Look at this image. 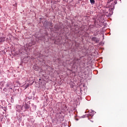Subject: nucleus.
Instances as JSON below:
<instances>
[{"mask_svg":"<svg viewBox=\"0 0 127 127\" xmlns=\"http://www.w3.org/2000/svg\"><path fill=\"white\" fill-rule=\"evenodd\" d=\"M6 87H9V85L8 84H7L6 85Z\"/></svg>","mask_w":127,"mask_h":127,"instance_id":"nucleus-14","label":"nucleus"},{"mask_svg":"<svg viewBox=\"0 0 127 127\" xmlns=\"http://www.w3.org/2000/svg\"><path fill=\"white\" fill-rule=\"evenodd\" d=\"M18 108H19L20 109H21V106H19V105H18V106H16V109H18Z\"/></svg>","mask_w":127,"mask_h":127,"instance_id":"nucleus-9","label":"nucleus"},{"mask_svg":"<svg viewBox=\"0 0 127 127\" xmlns=\"http://www.w3.org/2000/svg\"><path fill=\"white\" fill-rule=\"evenodd\" d=\"M96 114V112L92 111V113H90L88 114V116H90V117H93V116H94V115H95Z\"/></svg>","mask_w":127,"mask_h":127,"instance_id":"nucleus-3","label":"nucleus"},{"mask_svg":"<svg viewBox=\"0 0 127 127\" xmlns=\"http://www.w3.org/2000/svg\"><path fill=\"white\" fill-rule=\"evenodd\" d=\"M91 26H92V27H94V26H95V25H90Z\"/></svg>","mask_w":127,"mask_h":127,"instance_id":"nucleus-11","label":"nucleus"},{"mask_svg":"<svg viewBox=\"0 0 127 127\" xmlns=\"http://www.w3.org/2000/svg\"><path fill=\"white\" fill-rule=\"evenodd\" d=\"M2 84V86H3V82H1V84Z\"/></svg>","mask_w":127,"mask_h":127,"instance_id":"nucleus-13","label":"nucleus"},{"mask_svg":"<svg viewBox=\"0 0 127 127\" xmlns=\"http://www.w3.org/2000/svg\"><path fill=\"white\" fill-rule=\"evenodd\" d=\"M5 40V39L4 37H1L0 38V42L2 43Z\"/></svg>","mask_w":127,"mask_h":127,"instance_id":"nucleus-4","label":"nucleus"},{"mask_svg":"<svg viewBox=\"0 0 127 127\" xmlns=\"http://www.w3.org/2000/svg\"><path fill=\"white\" fill-rule=\"evenodd\" d=\"M117 0H109V2L107 4V7L109 8V10L113 11L115 9V5L117 4Z\"/></svg>","mask_w":127,"mask_h":127,"instance_id":"nucleus-1","label":"nucleus"},{"mask_svg":"<svg viewBox=\"0 0 127 127\" xmlns=\"http://www.w3.org/2000/svg\"><path fill=\"white\" fill-rule=\"evenodd\" d=\"M92 41H95V42H99V39L96 37H93L91 38Z\"/></svg>","mask_w":127,"mask_h":127,"instance_id":"nucleus-2","label":"nucleus"},{"mask_svg":"<svg viewBox=\"0 0 127 127\" xmlns=\"http://www.w3.org/2000/svg\"><path fill=\"white\" fill-rule=\"evenodd\" d=\"M91 4H95V0H90Z\"/></svg>","mask_w":127,"mask_h":127,"instance_id":"nucleus-8","label":"nucleus"},{"mask_svg":"<svg viewBox=\"0 0 127 127\" xmlns=\"http://www.w3.org/2000/svg\"><path fill=\"white\" fill-rule=\"evenodd\" d=\"M48 25H49V26H51V27L53 26V23L52 22H48Z\"/></svg>","mask_w":127,"mask_h":127,"instance_id":"nucleus-7","label":"nucleus"},{"mask_svg":"<svg viewBox=\"0 0 127 127\" xmlns=\"http://www.w3.org/2000/svg\"><path fill=\"white\" fill-rule=\"evenodd\" d=\"M78 62H79V59H75L74 61H73V63L75 64V63H78Z\"/></svg>","mask_w":127,"mask_h":127,"instance_id":"nucleus-5","label":"nucleus"},{"mask_svg":"<svg viewBox=\"0 0 127 127\" xmlns=\"http://www.w3.org/2000/svg\"><path fill=\"white\" fill-rule=\"evenodd\" d=\"M28 87H29V84L26 85V88H28Z\"/></svg>","mask_w":127,"mask_h":127,"instance_id":"nucleus-12","label":"nucleus"},{"mask_svg":"<svg viewBox=\"0 0 127 127\" xmlns=\"http://www.w3.org/2000/svg\"><path fill=\"white\" fill-rule=\"evenodd\" d=\"M24 108L25 109H29V105L28 104H25L24 105Z\"/></svg>","mask_w":127,"mask_h":127,"instance_id":"nucleus-6","label":"nucleus"},{"mask_svg":"<svg viewBox=\"0 0 127 127\" xmlns=\"http://www.w3.org/2000/svg\"><path fill=\"white\" fill-rule=\"evenodd\" d=\"M86 117V115H83V116L81 117V118H82V119H84V118Z\"/></svg>","mask_w":127,"mask_h":127,"instance_id":"nucleus-10","label":"nucleus"}]
</instances>
